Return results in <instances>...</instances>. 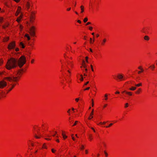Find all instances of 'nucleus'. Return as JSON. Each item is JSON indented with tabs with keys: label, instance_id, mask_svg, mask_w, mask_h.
Masks as SVG:
<instances>
[{
	"label": "nucleus",
	"instance_id": "f257e3e1",
	"mask_svg": "<svg viewBox=\"0 0 157 157\" xmlns=\"http://www.w3.org/2000/svg\"><path fill=\"white\" fill-rule=\"evenodd\" d=\"M26 58L24 56H21L19 59L11 58L9 59L6 65V68L9 70L16 67L17 65L21 68L25 63Z\"/></svg>",
	"mask_w": 157,
	"mask_h": 157
},
{
	"label": "nucleus",
	"instance_id": "f03ea898",
	"mask_svg": "<svg viewBox=\"0 0 157 157\" xmlns=\"http://www.w3.org/2000/svg\"><path fill=\"white\" fill-rule=\"evenodd\" d=\"M20 77H14L12 75L4 78V79L0 81V88L2 89L7 85V82L5 81V80H7L10 82H16L17 81L18 78Z\"/></svg>",
	"mask_w": 157,
	"mask_h": 157
},
{
	"label": "nucleus",
	"instance_id": "7ed1b4c3",
	"mask_svg": "<svg viewBox=\"0 0 157 157\" xmlns=\"http://www.w3.org/2000/svg\"><path fill=\"white\" fill-rule=\"evenodd\" d=\"M35 28L34 26H32L29 29V33L31 36H34L35 35Z\"/></svg>",
	"mask_w": 157,
	"mask_h": 157
},
{
	"label": "nucleus",
	"instance_id": "20e7f679",
	"mask_svg": "<svg viewBox=\"0 0 157 157\" xmlns=\"http://www.w3.org/2000/svg\"><path fill=\"white\" fill-rule=\"evenodd\" d=\"M15 46V42L13 41L10 43L8 45V48L10 50L14 48Z\"/></svg>",
	"mask_w": 157,
	"mask_h": 157
},
{
	"label": "nucleus",
	"instance_id": "39448f33",
	"mask_svg": "<svg viewBox=\"0 0 157 157\" xmlns=\"http://www.w3.org/2000/svg\"><path fill=\"white\" fill-rule=\"evenodd\" d=\"M27 1L25 2L26 6L28 9H29L30 6V2L29 1V0H27Z\"/></svg>",
	"mask_w": 157,
	"mask_h": 157
},
{
	"label": "nucleus",
	"instance_id": "423d86ee",
	"mask_svg": "<svg viewBox=\"0 0 157 157\" xmlns=\"http://www.w3.org/2000/svg\"><path fill=\"white\" fill-rule=\"evenodd\" d=\"M34 16L33 14H31L30 17V21L32 23H33L34 22Z\"/></svg>",
	"mask_w": 157,
	"mask_h": 157
},
{
	"label": "nucleus",
	"instance_id": "0eeeda50",
	"mask_svg": "<svg viewBox=\"0 0 157 157\" xmlns=\"http://www.w3.org/2000/svg\"><path fill=\"white\" fill-rule=\"evenodd\" d=\"M117 78L120 80H121L122 79L124 80V76L123 75L121 74H118L117 76Z\"/></svg>",
	"mask_w": 157,
	"mask_h": 157
},
{
	"label": "nucleus",
	"instance_id": "6e6552de",
	"mask_svg": "<svg viewBox=\"0 0 157 157\" xmlns=\"http://www.w3.org/2000/svg\"><path fill=\"white\" fill-rule=\"evenodd\" d=\"M21 8L20 7H18L16 12L20 13H21Z\"/></svg>",
	"mask_w": 157,
	"mask_h": 157
},
{
	"label": "nucleus",
	"instance_id": "1a4fd4ad",
	"mask_svg": "<svg viewBox=\"0 0 157 157\" xmlns=\"http://www.w3.org/2000/svg\"><path fill=\"white\" fill-rule=\"evenodd\" d=\"M136 89V87L132 86L131 88H130L129 89L131 90H134Z\"/></svg>",
	"mask_w": 157,
	"mask_h": 157
},
{
	"label": "nucleus",
	"instance_id": "9d476101",
	"mask_svg": "<svg viewBox=\"0 0 157 157\" xmlns=\"http://www.w3.org/2000/svg\"><path fill=\"white\" fill-rule=\"evenodd\" d=\"M144 39L145 40H148L149 39V38L148 36H144Z\"/></svg>",
	"mask_w": 157,
	"mask_h": 157
},
{
	"label": "nucleus",
	"instance_id": "9b49d317",
	"mask_svg": "<svg viewBox=\"0 0 157 157\" xmlns=\"http://www.w3.org/2000/svg\"><path fill=\"white\" fill-rule=\"evenodd\" d=\"M20 46L22 47V48H24L25 47V46L24 45V44L22 42H21L20 43Z\"/></svg>",
	"mask_w": 157,
	"mask_h": 157
},
{
	"label": "nucleus",
	"instance_id": "f8f14e48",
	"mask_svg": "<svg viewBox=\"0 0 157 157\" xmlns=\"http://www.w3.org/2000/svg\"><path fill=\"white\" fill-rule=\"evenodd\" d=\"M25 36L27 38L28 40H29L30 39V37H29L28 34H25Z\"/></svg>",
	"mask_w": 157,
	"mask_h": 157
},
{
	"label": "nucleus",
	"instance_id": "ddd939ff",
	"mask_svg": "<svg viewBox=\"0 0 157 157\" xmlns=\"http://www.w3.org/2000/svg\"><path fill=\"white\" fill-rule=\"evenodd\" d=\"M80 8L81 10V13H83L84 11V6H80Z\"/></svg>",
	"mask_w": 157,
	"mask_h": 157
},
{
	"label": "nucleus",
	"instance_id": "4468645a",
	"mask_svg": "<svg viewBox=\"0 0 157 157\" xmlns=\"http://www.w3.org/2000/svg\"><path fill=\"white\" fill-rule=\"evenodd\" d=\"M106 41V39H104L103 40L102 42H101V44L104 45L105 44V43Z\"/></svg>",
	"mask_w": 157,
	"mask_h": 157
},
{
	"label": "nucleus",
	"instance_id": "2eb2a0df",
	"mask_svg": "<svg viewBox=\"0 0 157 157\" xmlns=\"http://www.w3.org/2000/svg\"><path fill=\"white\" fill-rule=\"evenodd\" d=\"M141 85H142L141 83H140L136 84L135 85V86L137 87H139V86H141Z\"/></svg>",
	"mask_w": 157,
	"mask_h": 157
},
{
	"label": "nucleus",
	"instance_id": "dca6fc26",
	"mask_svg": "<svg viewBox=\"0 0 157 157\" xmlns=\"http://www.w3.org/2000/svg\"><path fill=\"white\" fill-rule=\"evenodd\" d=\"M4 41H7L8 40H9V37H6L5 39H4Z\"/></svg>",
	"mask_w": 157,
	"mask_h": 157
},
{
	"label": "nucleus",
	"instance_id": "f3484780",
	"mask_svg": "<svg viewBox=\"0 0 157 157\" xmlns=\"http://www.w3.org/2000/svg\"><path fill=\"white\" fill-rule=\"evenodd\" d=\"M89 138L90 140H92V136L91 135H89Z\"/></svg>",
	"mask_w": 157,
	"mask_h": 157
},
{
	"label": "nucleus",
	"instance_id": "a211bd4d",
	"mask_svg": "<svg viewBox=\"0 0 157 157\" xmlns=\"http://www.w3.org/2000/svg\"><path fill=\"white\" fill-rule=\"evenodd\" d=\"M149 67L151 68L153 70L155 68V66L154 65H153L152 66H150Z\"/></svg>",
	"mask_w": 157,
	"mask_h": 157
},
{
	"label": "nucleus",
	"instance_id": "6ab92c4d",
	"mask_svg": "<svg viewBox=\"0 0 157 157\" xmlns=\"http://www.w3.org/2000/svg\"><path fill=\"white\" fill-rule=\"evenodd\" d=\"M21 18H20V17H18L17 20H16V21L18 22H19L20 21H21Z\"/></svg>",
	"mask_w": 157,
	"mask_h": 157
},
{
	"label": "nucleus",
	"instance_id": "aec40b11",
	"mask_svg": "<svg viewBox=\"0 0 157 157\" xmlns=\"http://www.w3.org/2000/svg\"><path fill=\"white\" fill-rule=\"evenodd\" d=\"M23 71V69H21L20 70H19L17 72V74H19V75L21 73V71Z\"/></svg>",
	"mask_w": 157,
	"mask_h": 157
},
{
	"label": "nucleus",
	"instance_id": "412c9836",
	"mask_svg": "<svg viewBox=\"0 0 157 157\" xmlns=\"http://www.w3.org/2000/svg\"><path fill=\"white\" fill-rule=\"evenodd\" d=\"M88 21V18L87 17H86L85 18L84 20H83V21H84V22L85 23L86 22Z\"/></svg>",
	"mask_w": 157,
	"mask_h": 157
},
{
	"label": "nucleus",
	"instance_id": "4be33fe9",
	"mask_svg": "<svg viewBox=\"0 0 157 157\" xmlns=\"http://www.w3.org/2000/svg\"><path fill=\"white\" fill-rule=\"evenodd\" d=\"M126 94L129 95H132V93L131 92H126Z\"/></svg>",
	"mask_w": 157,
	"mask_h": 157
},
{
	"label": "nucleus",
	"instance_id": "5701e85b",
	"mask_svg": "<svg viewBox=\"0 0 157 157\" xmlns=\"http://www.w3.org/2000/svg\"><path fill=\"white\" fill-rule=\"evenodd\" d=\"M140 90H141L140 88L138 90V91H136V94H139L140 93Z\"/></svg>",
	"mask_w": 157,
	"mask_h": 157
},
{
	"label": "nucleus",
	"instance_id": "b1692460",
	"mask_svg": "<svg viewBox=\"0 0 157 157\" xmlns=\"http://www.w3.org/2000/svg\"><path fill=\"white\" fill-rule=\"evenodd\" d=\"M81 77V78L80 79L81 81H83V77L82 75H80Z\"/></svg>",
	"mask_w": 157,
	"mask_h": 157
},
{
	"label": "nucleus",
	"instance_id": "393cba45",
	"mask_svg": "<svg viewBox=\"0 0 157 157\" xmlns=\"http://www.w3.org/2000/svg\"><path fill=\"white\" fill-rule=\"evenodd\" d=\"M107 94H105V100H107L108 99V98H107Z\"/></svg>",
	"mask_w": 157,
	"mask_h": 157
},
{
	"label": "nucleus",
	"instance_id": "a878e982",
	"mask_svg": "<svg viewBox=\"0 0 157 157\" xmlns=\"http://www.w3.org/2000/svg\"><path fill=\"white\" fill-rule=\"evenodd\" d=\"M141 71H139L138 72V74H140V73H141L142 72H143L144 71V70L143 69H141V70H140Z\"/></svg>",
	"mask_w": 157,
	"mask_h": 157
},
{
	"label": "nucleus",
	"instance_id": "bb28decb",
	"mask_svg": "<svg viewBox=\"0 0 157 157\" xmlns=\"http://www.w3.org/2000/svg\"><path fill=\"white\" fill-rule=\"evenodd\" d=\"M63 138L64 139H66L67 137V136H66L65 134H63Z\"/></svg>",
	"mask_w": 157,
	"mask_h": 157
},
{
	"label": "nucleus",
	"instance_id": "cd10ccee",
	"mask_svg": "<svg viewBox=\"0 0 157 157\" xmlns=\"http://www.w3.org/2000/svg\"><path fill=\"white\" fill-rule=\"evenodd\" d=\"M43 148H46H46H47V147H46V146L45 145V144H43Z\"/></svg>",
	"mask_w": 157,
	"mask_h": 157
},
{
	"label": "nucleus",
	"instance_id": "c85d7f7f",
	"mask_svg": "<svg viewBox=\"0 0 157 157\" xmlns=\"http://www.w3.org/2000/svg\"><path fill=\"white\" fill-rule=\"evenodd\" d=\"M82 66L84 68H86L87 66L85 64H82Z\"/></svg>",
	"mask_w": 157,
	"mask_h": 157
},
{
	"label": "nucleus",
	"instance_id": "c756f323",
	"mask_svg": "<svg viewBox=\"0 0 157 157\" xmlns=\"http://www.w3.org/2000/svg\"><path fill=\"white\" fill-rule=\"evenodd\" d=\"M128 106V103H126L125 104V107L127 108Z\"/></svg>",
	"mask_w": 157,
	"mask_h": 157
},
{
	"label": "nucleus",
	"instance_id": "7c9ffc66",
	"mask_svg": "<svg viewBox=\"0 0 157 157\" xmlns=\"http://www.w3.org/2000/svg\"><path fill=\"white\" fill-rule=\"evenodd\" d=\"M78 122V121H75V123H74V124H73V126H74L76 124H77V123Z\"/></svg>",
	"mask_w": 157,
	"mask_h": 157
},
{
	"label": "nucleus",
	"instance_id": "2f4dec72",
	"mask_svg": "<svg viewBox=\"0 0 157 157\" xmlns=\"http://www.w3.org/2000/svg\"><path fill=\"white\" fill-rule=\"evenodd\" d=\"M84 148V146L83 145H81V147H80V149L82 150Z\"/></svg>",
	"mask_w": 157,
	"mask_h": 157
},
{
	"label": "nucleus",
	"instance_id": "473e14b6",
	"mask_svg": "<svg viewBox=\"0 0 157 157\" xmlns=\"http://www.w3.org/2000/svg\"><path fill=\"white\" fill-rule=\"evenodd\" d=\"M88 57L86 56V62L87 63H88Z\"/></svg>",
	"mask_w": 157,
	"mask_h": 157
},
{
	"label": "nucleus",
	"instance_id": "72a5a7b5",
	"mask_svg": "<svg viewBox=\"0 0 157 157\" xmlns=\"http://www.w3.org/2000/svg\"><path fill=\"white\" fill-rule=\"evenodd\" d=\"M14 86H15V85H13L12 86V87L10 89H9L10 90H11L14 87Z\"/></svg>",
	"mask_w": 157,
	"mask_h": 157
},
{
	"label": "nucleus",
	"instance_id": "f704fd0d",
	"mask_svg": "<svg viewBox=\"0 0 157 157\" xmlns=\"http://www.w3.org/2000/svg\"><path fill=\"white\" fill-rule=\"evenodd\" d=\"M94 109H92V111L90 114V116H92L93 114Z\"/></svg>",
	"mask_w": 157,
	"mask_h": 157
},
{
	"label": "nucleus",
	"instance_id": "c9c22d12",
	"mask_svg": "<svg viewBox=\"0 0 157 157\" xmlns=\"http://www.w3.org/2000/svg\"><path fill=\"white\" fill-rule=\"evenodd\" d=\"M92 38H90V43H93L94 41V40L93 41V42H92Z\"/></svg>",
	"mask_w": 157,
	"mask_h": 157
},
{
	"label": "nucleus",
	"instance_id": "e433bc0d",
	"mask_svg": "<svg viewBox=\"0 0 157 157\" xmlns=\"http://www.w3.org/2000/svg\"><path fill=\"white\" fill-rule=\"evenodd\" d=\"M90 67H91V69L92 70V71H94V69H93V66L92 65H90Z\"/></svg>",
	"mask_w": 157,
	"mask_h": 157
},
{
	"label": "nucleus",
	"instance_id": "4c0bfd02",
	"mask_svg": "<svg viewBox=\"0 0 157 157\" xmlns=\"http://www.w3.org/2000/svg\"><path fill=\"white\" fill-rule=\"evenodd\" d=\"M19 13L17 12H16V13H15V15L16 16H17L19 14Z\"/></svg>",
	"mask_w": 157,
	"mask_h": 157
},
{
	"label": "nucleus",
	"instance_id": "58836bf2",
	"mask_svg": "<svg viewBox=\"0 0 157 157\" xmlns=\"http://www.w3.org/2000/svg\"><path fill=\"white\" fill-rule=\"evenodd\" d=\"M73 134H72V135H71L72 138V139L74 140H75V138H74V137H73Z\"/></svg>",
	"mask_w": 157,
	"mask_h": 157
},
{
	"label": "nucleus",
	"instance_id": "ea45409f",
	"mask_svg": "<svg viewBox=\"0 0 157 157\" xmlns=\"http://www.w3.org/2000/svg\"><path fill=\"white\" fill-rule=\"evenodd\" d=\"M22 16H23V14L22 13H21V15L19 17H20L21 19L22 18Z\"/></svg>",
	"mask_w": 157,
	"mask_h": 157
},
{
	"label": "nucleus",
	"instance_id": "a19ab883",
	"mask_svg": "<svg viewBox=\"0 0 157 157\" xmlns=\"http://www.w3.org/2000/svg\"><path fill=\"white\" fill-rule=\"evenodd\" d=\"M92 106H93L94 105V102H93V99L92 100Z\"/></svg>",
	"mask_w": 157,
	"mask_h": 157
},
{
	"label": "nucleus",
	"instance_id": "79ce46f5",
	"mask_svg": "<svg viewBox=\"0 0 157 157\" xmlns=\"http://www.w3.org/2000/svg\"><path fill=\"white\" fill-rule=\"evenodd\" d=\"M104 153L106 156L107 157L108 155V154L105 151H104Z\"/></svg>",
	"mask_w": 157,
	"mask_h": 157
},
{
	"label": "nucleus",
	"instance_id": "37998d69",
	"mask_svg": "<svg viewBox=\"0 0 157 157\" xmlns=\"http://www.w3.org/2000/svg\"><path fill=\"white\" fill-rule=\"evenodd\" d=\"M90 87H88L87 88H86L85 89H84V90H88L90 89Z\"/></svg>",
	"mask_w": 157,
	"mask_h": 157
},
{
	"label": "nucleus",
	"instance_id": "c03bdc74",
	"mask_svg": "<svg viewBox=\"0 0 157 157\" xmlns=\"http://www.w3.org/2000/svg\"><path fill=\"white\" fill-rule=\"evenodd\" d=\"M89 83V82L88 81L86 82L84 84V85H86L88 84Z\"/></svg>",
	"mask_w": 157,
	"mask_h": 157
},
{
	"label": "nucleus",
	"instance_id": "a18cd8bd",
	"mask_svg": "<svg viewBox=\"0 0 157 157\" xmlns=\"http://www.w3.org/2000/svg\"><path fill=\"white\" fill-rule=\"evenodd\" d=\"M90 24H91V23L90 22H88L86 24V25H89Z\"/></svg>",
	"mask_w": 157,
	"mask_h": 157
},
{
	"label": "nucleus",
	"instance_id": "49530a36",
	"mask_svg": "<svg viewBox=\"0 0 157 157\" xmlns=\"http://www.w3.org/2000/svg\"><path fill=\"white\" fill-rule=\"evenodd\" d=\"M3 63V61L2 60H0V65L2 64Z\"/></svg>",
	"mask_w": 157,
	"mask_h": 157
},
{
	"label": "nucleus",
	"instance_id": "de8ad7c7",
	"mask_svg": "<svg viewBox=\"0 0 157 157\" xmlns=\"http://www.w3.org/2000/svg\"><path fill=\"white\" fill-rule=\"evenodd\" d=\"M138 69H140V70L143 69L142 68V67H141V66H140V67H138Z\"/></svg>",
	"mask_w": 157,
	"mask_h": 157
},
{
	"label": "nucleus",
	"instance_id": "09e8293b",
	"mask_svg": "<svg viewBox=\"0 0 157 157\" xmlns=\"http://www.w3.org/2000/svg\"><path fill=\"white\" fill-rule=\"evenodd\" d=\"M19 50V49L18 48H16V49H15V51H18Z\"/></svg>",
	"mask_w": 157,
	"mask_h": 157
},
{
	"label": "nucleus",
	"instance_id": "8fccbe9b",
	"mask_svg": "<svg viewBox=\"0 0 157 157\" xmlns=\"http://www.w3.org/2000/svg\"><path fill=\"white\" fill-rule=\"evenodd\" d=\"M93 29V28L91 27H90V28H89V29L90 30H92Z\"/></svg>",
	"mask_w": 157,
	"mask_h": 157
},
{
	"label": "nucleus",
	"instance_id": "3c124183",
	"mask_svg": "<svg viewBox=\"0 0 157 157\" xmlns=\"http://www.w3.org/2000/svg\"><path fill=\"white\" fill-rule=\"evenodd\" d=\"M77 22L79 23H81V21L79 20H78L77 21Z\"/></svg>",
	"mask_w": 157,
	"mask_h": 157
},
{
	"label": "nucleus",
	"instance_id": "603ef678",
	"mask_svg": "<svg viewBox=\"0 0 157 157\" xmlns=\"http://www.w3.org/2000/svg\"><path fill=\"white\" fill-rule=\"evenodd\" d=\"M79 100V98H77L75 99V101H78Z\"/></svg>",
	"mask_w": 157,
	"mask_h": 157
},
{
	"label": "nucleus",
	"instance_id": "864d4df0",
	"mask_svg": "<svg viewBox=\"0 0 157 157\" xmlns=\"http://www.w3.org/2000/svg\"><path fill=\"white\" fill-rule=\"evenodd\" d=\"M3 20V18H0V23L2 22Z\"/></svg>",
	"mask_w": 157,
	"mask_h": 157
},
{
	"label": "nucleus",
	"instance_id": "5fc2aeb1",
	"mask_svg": "<svg viewBox=\"0 0 157 157\" xmlns=\"http://www.w3.org/2000/svg\"><path fill=\"white\" fill-rule=\"evenodd\" d=\"M52 152L54 153L55 152V151L53 149H52Z\"/></svg>",
	"mask_w": 157,
	"mask_h": 157
},
{
	"label": "nucleus",
	"instance_id": "6e6d98bb",
	"mask_svg": "<svg viewBox=\"0 0 157 157\" xmlns=\"http://www.w3.org/2000/svg\"><path fill=\"white\" fill-rule=\"evenodd\" d=\"M71 9V8H69L67 9V11H69V10H70Z\"/></svg>",
	"mask_w": 157,
	"mask_h": 157
},
{
	"label": "nucleus",
	"instance_id": "4d7b16f0",
	"mask_svg": "<svg viewBox=\"0 0 157 157\" xmlns=\"http://www.w3.org/2000/svg\"><path fill=\"white\" fill-rule=\"evenodd\" d=\"M35 136L36 138H37V139L39 138H40L39 137H38V136H36V135H35Z\"/></svg>",
	"mask_w": 157,
	"mask_h": 157
},
{
	"label": "nucleus",
	"instance_id": "13d9d810",
	"mask_svg": "<svg viewBox=\"0 0 157 157\" xmlns=\"http://www.w3.org/2000/svg\"><path fill=\"white\" fill-rule=\"evenodd\" d=\"M7 26L6 25V26H3V28L4 29H5L6 27H7Z\"/></svg>",
	"mask_w": 157,
	"mask_h": 157
},
{
	"label": "nucleus",
	"instance_id": "bf43d9fd",
	"mask_svg": "<svg viewBox=\"0 0 157 157\" xmlns=\"http://www.w3.org/2000/svg\"><path fill=\"white\" fill-rule=\"evenodd\" d=\"M34 61V59H32L31 61V63H33V62Z\"/></svg>",
	"mask_w": 157,
	"mask_h": 157
},
{
	"label": "nucleus",
	"instance_id": "052dcab7",
	"mask_svg": "<svg viewBox=\"0 0 157 157\" xmlns=\"http://www.w3.org/2000/svg\"><path fill=\"white\" fill-rule=\"evenodd\" d=\"M93 118V117H89L88 119H89V120H90L91 118Z\"/></svg>",
	"mask_w": 157,
	"mask_h": 157
},
{
	"label": "nucleus",
	"instance_id": "680f3d73",
	"mask_svg": "<svg viewBox=\"0 0 157 157\" xmlns=\"http://www.w3.org/2000/svg\"><path fill=\"white\" fill-rule=\"evenodd\" d=\"M85 70L86 72H87L88 71V69L86 68H85Z\"/></svg>",
	"mask_w": 157,
	"mask_h": 157
},
{
	"label": "nucleus",
	"instance_id": "e2e57ef3",
	"mask_svg": "<svg viewBox=\"0 0 157 157\" xmlns=\"http://www.w3.org/2000/svg\"><path fill=\"white\" fill-rule=\"evenodd\" d=\"M120 93V92L118 91H117L116 93H115V94H119Z\"/></svg>",
	"mask_w": 157,
	"mask_h": 157
},
{
	"label": "nucleus",
	"instance_id": "0e129e2a",
	"mask_svg": "<svg viewBox=\"0 0 157 157\" xmlns=\"http://www.w3.org/2000/svg\"><path fill=\"white\" fill-rule=\"evenodd\" d=\"M90 50L91 52H93V51L91 48H90Z\"/></svg>",
	"mask_w": 157,
	"mask_h": 157
},
{
	"label": "nucleus",
	"instance_id": "69168bd1",
	"mask_svg": "<svg viewBox=\"0 0 157 157\" xmlns=\"http://www.w3.org/2000/svg\"><path fill=\"white\" fill-rule=\"evenodd\" d=\"M76 6V2H75V4L74 5V7H75Z\"/></svg>",
	"mask_w": 157,
	"mask_h": 157
},
{
	"label": "nucleus",
	"instance_id": "338daca9",
	"mask_svg": "<svg viewBox=\"0 0 157 157\" xmlns=\"http://www.w3.org/2000/svg\"><path fill=\"white\" fill-rule=\"evenodd\" d=\"M84 75L85 76H87V74H86V73H84Z\"/></svg>",
	"mask_w": 157,
	"mask_h": 157
},
{
	"label": "nucleus",
	"instance_id": "774afa93",
	"mask_svg": "<svg viewBox=\"0 0 157 157\" xmlns=\"http://www.w3.org/2000/svg\"><path fill=\"white\" fill-rule=\"evenodd\" d=\"M113 124V123H110L109 125V126H111Z\"/></svg>",
	"mask_w": 157,
	"mask_h": 157
}]
</instances>
